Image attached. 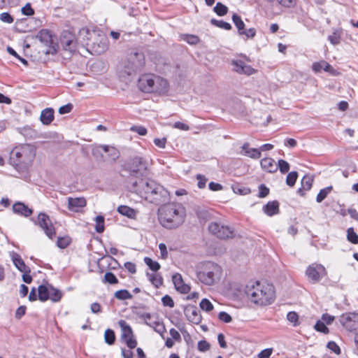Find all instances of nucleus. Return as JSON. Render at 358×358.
Instances as JSON below:
<instances>
[{"label":"nucleus","instance_id":"1","mask_svg":"<svg viewBox=\"0 0 358 358\" xmlns=\"http://www.w3.org/2000/svg\"><path fill=\"white\" fill-rule=\"evenodd\" d=\"M129 192L138 195L145 201L155 205H162L170 200V194L162 185L152 180L131 179L127 184Z\"/></svg>","mask_w":358,"mask_h":358},{"label":"nucleus","instance_id":"2","mask_svg":"<svg viewBox=\"0 0 358 358\" xmlns=\"http://www.w3.org/2000/svg\"><path fill=\"white\" fill-rule=\"evenodd\" d=\"M36 153L35 146L22 144L15 146L10 152V163L21 175L27 173Z\"/></svg>","mask_w":358,"mask_h":358},{"label":"nucleus","instance_id":"3","mask_svg":"<svg viewBox=\"0 0 358 358\" xmlns=\"http://www.w3.org/2000/svg\"><path fill=\"white\" fill-rule=\"evenodd\" d=\"M185 208L178 203L162 205L158 209V220L160 224L168 229L180 227L185 221Z\"/></svg>","mask_w":358,"mask_h":358},{"label":"nucleus","instance_id":"4","mask_svg":"<svg viewBox=\"0 0 358 358\" xmlns=\"http://www.w3.org/2000/svg\"><path fill=\"white\" fill-rule=\"evenodd\" d=\"M245 293L252 303L266 306L271 304L275 299V289L272 284L256 281L246 287Z\"/></svg>","mask_w":358,"mask_h":358},{"label":"nucleus","instance_id":"5","mask_svg":"<svg viewBox=\"0 0 358 358\" xmlns=\"http://www.w3.org/2000/svg\"><path fill=\"white\" fill-rule=\"evenodd\" d=\"M138 89L145 93L165 94L169 90L166 80L153 73L141 75L138 80Z\"/></svg>","mask_w":358,"mask_h":358},{"label":"nucleus","instance_id":"6","mask_svg":"<svg viewBox=\"0 0 358 358\" xmlns=\"http://www.w3.org/2000/svg\"><path fill=\"white\" fill-rule=\"evenodd\" d=\"M222 275V268L211 262H206L202 270L197 272V278L203 284L212 285L218 281Z\"/></svg>","mask_w":358,"mask_h":358},{"label":"nucleus","instance_id":"7","mask_svg":"<svg viewBox=\"0 0 358 358\" xmlns=\"http://www.w3.org/2000/svg\"><path fill=\"white\" fill-rule=\"evenodd\" d=\"M125 169L131 176L136 178V180H139L138 178L148 173V162L142 157H135L125 165Z\"/></svg>","mask_w":358,"mask_h":358},{"label":"nucleus","instance_id":"8","mask_svg":"<svg viewBox=\"0 0 358 358\" xmlns=\"http://www.w3.org/2000/svg\"><path fill=\"white\" fill-rule=\"evenodd\" d=\"M145 65V57L143 52H131L127 55L125 64L128 75L140 71Z\"/></svg>","mask_w":358,"mask_h":358},{"label":"nucleus","instance_id":"9","mask_svg":"<svg viewBox=\"0 0 358 358\" xmlns=\"http://www.w3.org/2000/svg\"><path fill=\"white\" fill-rule=\"evenodd\" d=\"M338 322L348 331L353 332L358 336V313L348 312L338 317Z\"/></svg>","mask_w":358,"mask_h":358},{"label":"nucleus","instance_id":"10","mask_svg":"<svg viewBox=\"0 0 358 358\" xmlns=\"http://www.w3.org/2000/svg\"><path fill=\"white\" fill-rule=\"evenodd\" d=\"M209 232L220 239L231 238L234 236V229L221 222H213L208 225Z\"/></svg>","mask_w":358,"mask_h":358},{"label":"nucleus","instance_id":"11","mask_svg":"<svg viewBox=\"0 0 358 358\" xmlns=\"http://www.w3.org/2000/svg\"><path fill=\"white\" fill-rule=\"evenodd\" d=\"M306 275L311 282L316 283L327 275V270L323 265L313 263L306 268Z\"/></svg>","mask_w":358,"mask_h":358},{"label":"nucleus","instance_id":"12","mask_svg":"<svg viewBox=\"0 0 358 358\" xmlns=\"http://www.w3.org/2000/svg\"><path fill=\"white\" fill-rule=\"evenodd\" d=\"M36 223L43 230L48 238L52 239L55 236V227L47 214L40 213Z\"/></svg>","mask_w":358,"mask_h":358},{"label":"nucleus","instance_id":"13","mask_svg":"<svg viewBox=\"0 0 358 358\" xmlns=\"http://www.w3.org/2000/svg\"><path fill=\"white\" fill-rule=\"evenodd\" d=\"M60 43L65 51H68L71 54L76 51L77 41L71 31H64L62 33Z\"/></svg>","mask_w":358,"mask_h":358},{"label":"nucleus","instance_id":"14","mask_svg":"<svg viewBox=\"0 0 358 358\" xmlns=\"http://www.w3.org/2000/svg\"><path fill=\"white\" fill-rule=\"evenodd\" d=\"M119 324L122 328V338L125 341L127 347L129 349L135 348L137 345V341L134 338L133 331L131 327L124 320H120Z\"/></svg>","mask_w":358,"mask_h":358},{"label":"nucleus","instance_id":"15","mask_svg":"<svg viewBox=\"0 0 358 358\" xmlns=\"http://www.w3.org/2000/svg\"><path fill=\"white\" fill-rule=\"evenodd\" d=\"M184 313L187 319L192 323L198 324L201 321L200 311L194 306H187L184 308Z\"/></svg>","mask_w":358,"mask_h":358},{"label":"nucleus","instance_id":"16","mask_svg":"<svg viewBox=\"0 0 358 358\" xmlns=\"http://www.w3.org/2000/svg\"><path fill=\"white\" fill-rule=\"evenodd\" d=\"M233 70L240 74L250 76L255 73V69L251 66L246 64L241 59L232 60Z\"/></svg>","mask_w":358,"mask_h":358},{"label":"nucleus","instance_id":"17","mask_svg":"<svg viewBox=\"0 0 358 358\" xmlns=\"http://www.w3.org/2000/svg\"><path fill=\"white\" fill-rule=\"evenodd\" d=\"M87 204V201L84 197H69L68 208L73 212H79Z\"/></svg>","mask_w":358,"mask_h":358},{"label":"nucleus","instance_id":"18","mask_svg":"<svg viewBox=\"0 0 358 358\" xmlns=\"http://www.w3.org/2000/svg\"><path fill=\"white\" fill-rule=\"evenodd\" d=\"M172 280L177 291L182 294H187L189 292L190 287L184 282L180 273L174 274L172 276Z\"/></svg>","mask_w":358,"mask_h":358},{"label":"nucleus","instance_id":"19","mask_svg":"<svg viewBox=\"0 0 358 358\" xmlns=\"http://www.w3.org/2000/svg\"><path fill=\"white\" fill-rule=\"evenodd\" d=\"M13 211L14 213L25 217L31 216L33 213L31 208L20 201H17L13 205Z\"/></svg>","mask_w":358,"mask_h":358},{"label":"nucleus","instance_id":"20","mask_svg":"<svg viewBox=\"0 0 358 358\" xmlns=\"http://www.w3.org/2000/svg\"><path fill=\"white\" fill-rule=\"evenodd\" d=\"M10 256L11 260L15 265V266L19 270L20 272H31V270L29 266H27L21 256L15 252H11L10 253Z\"/></svg>","mask_w":358,"mask_h":358},{"label":"nucleus","instance_id":"21","mask_svg":"<svg viewBox=\"0 0 358 358\" xmlns=\"http://www.w3.org/2000/svg\"><path fill=\"white\" fill-rule=\"evenodd\" d=\"M113 152V153L111 152L110 155L113 156V159H115V158H117L118 157V155L116 152V150L114 148L109 147L108 145H99V146L94 148L92 150V154L96 157H98L100 156L101 158H103L104 157L103 153H108V152Z\"/></svg>","mask_w":358,"mask_h":358},{"label":"nucleus","instance_id":"22","mask_svg":"<svg viewBox=\"0 0 358 358\" xmlns=\"http://www.w3.org/2000/svg\"><path fill=\"white\" fill-rule=\"evenodd\" d=\"M260 165L262 169L268 173H275L278 170V166L273 159L265 157L260 161Z\"/></svg>","mask_w":358,"mask_h":358},{"label":"nucleus","instance_id":"23","mask_svg":"<svg viewBox=\"0 0 358 358\" xmlns=\"http://www.w3.org/2000/svg\"><path fill=\"white\" fill-rule=\"evenodd\" d=\"M263 212L268 216H273L279 213V203L277 201H268L263 206Z\"/></svg>","mask_w":358,"mask_h":358},{"label":"nucleus","instance_id":"24","mask_svg":"<svg viewBox=\"0 0 358 358\" xmlns=\"http://www.w3.org/2000/svg\"><path fill=\"white\" fill-rule=\"evenodd\" d=\"M241 149L243 152V155L250 158L257 159L261 157L262 154L260 150L257 148H250L248 143H245L242 145Z\"/></svg>","mask_w":358,"mask_h":358},{"label":"nucleus","instance_id":"25","mask_svg":"<svg viewBox=\"0 0 358 358\" xmlns=\"http://www.w3.org/2000/svg\"><path fill=\"white\" fill-rule=\"evenodd\" d=\"M40 120L43 124L48 125L54 120V110L48 108L42 110Z\"/></svg>","mask_w":358,"mask_h":358},{"label":"nucleus","instance_id":"26","mask_svg":"<svg viewBox=\"0 0 358 358\" xmlns=\"http://www.w3.org/2000/svg\"><path fill=\"white\" fill-rule=\"evenodd\" d=\"M117 210L120 214L130 219H136L138 214V211L135 209L124 205L118 206Z\"/></svg>","mask_w":358,"mask_h":358},{"label":"nucleus","instance_id":"27","mask_svg":"<svg viewBox=\"0 0 358 358\" xmlns=\"http://www.w3.org/2000/svg\"><path fill=\"white\" fill-rule=\"evenodd\" d=\"M38 298L41 301H46L50 298V285H41L38 287Z\"/></svg>","mask_w":358,"mask_h":358},{"label":"nucleus","instance_id":"28","mask_svg":"<svg viewBox=\"0 0 358 358\" xmlns=\"http://www.w3.org/2000/svg\"><path fill=\"white\" fill-rule=\"evenodd\" d=\"M147 276L151 283L156 287H160L163 283V279L162 276L158 273H147Z\"/></svg>","mask_w":358,"mask_h":358},{"label":"nucleus","instance_id":"29","mask_svg":"<svg viewBox=\"0 0 358 358\" xmlns=\"http://www.w3.org/2000/svg\"><path fill=\"white\" fill-rule=\"evenodd\" d=\"M232 21L238 29V34L243 33L245 25L241 17L237 14H234L232 15Z\"/></svg>","mask_w":358,"mask_h":358},{"label":"nucleus","instance_id":"30","mask_svg":"<svg viewBox=\"0 0 358 358\" xmlns=\"http://www.w3.org/2000/svg\"><path fill=\"white\" fill-rule=\"evenodd\" d=\"M62 297V292L52 287V285H50V298L52 301L53 302H59Z\"/></svg>","mask_w":358,"mask_h":358},{"label":"nucleus","instance_id":"31","mask_svg":"<svg viewBox=\"0 0 358 358\" xmlns=\"http://www.w3.org/2000/svg\"><path fill=\"white\" fill-rule=\"evenodd\" d=\"M144 262L153 272H157L161 268L160 264L157 262L152 260L148 257L144 258Z\"/></svg>","mask_w":358,"mask_h":358},{"label":"nucleus","instance_id":"32","mask_svg":"<svg viewBox=\"0 0 358 358\" xmlns=\"http://www.w3.org/2000/svg\"><path fill=\"white\" fill-rule=\"evenodd\" d=\"M333 189L332 186H328L324 189H320L319 193L317 195L316 197V201L317 203H321L327 196V195L331 192Z\"/></svg>","mask_w":358,"mask_h":358},{"label":"nucleus","instance_id":"33","mask_svg":"<svg viewBox=\"0 0 358 358\" xmlns=\"http://www.w3.org/2000/svg\"><path fill=\"white\" fill-rule=\"evenodd\" d=\"M114 296L119 300H127L131 299L132 298L131 294L127 289H120L116 291Z\"/></svg>","mask_w":358,"mask_h":358},{"label":"nucleus","instance_id":"34","mask_svg":"<svg viewBox=\"0 0 358 358\" xmlns=\"http://www.w3.org/2000/svg\"><path fill=\"white\" fill-rule=\"evenodd\" d=\"M146 324L150 327H152L155 331L160 334L165 331L164 326L158 321L146 322Z\"/></svg>","mask_w":358,"mask_h":358},{"label":"nucleus","instance_id":"35","mask_svg":"<svg viewBox=\"0 0 358 358\" xmlns=\"http://www.w3.org/2000/svg\"><path fill=\"white\" fill-rule=\"evenodd\" d=\"M347 239L353 244H358V235L352 227L348 228L347 230Z\"/></svg>","mask_w":358,"mask_h":358},{"label":"nucleus","instance_id":"36","mask_svg":"<svg viewBox=\"0 0 358 358\" xmlns=\"http://www.w3.org/2000/svg\"><path fill=\"white\" fill-rule=\"evenodd\" d=\"M105 342L108 345H112L115 341V335L113 330L108 329L104 334Z\"/></svg>","mask_w":358,"mask_h":358},{"label":"nucleus","instance_id":"37","mask_svg":"<svg viewBox=\"0 0 358 358\" xmlns=\"http://www.w3.org/2000/svg\"><path fill=\"white\" fill-rule=\"evenodd\" d=\"M103 282L114 285L118 282V279L112 272H106L104 275Z\"/></svg>","mask_w":358,"mask_h":358},{"label":"nucleus","instance_id":"38","mask_svg":"<svg viewBox=\"0 0 358 358\" xmlns=\"http://www.w3.org/2000/svg\"><path fill=\"white\" fill-rule=\"evenodd\" d=\"M95 230L98 233H102L104 231V217L102 215H98L95 218Z\"/></svg>","mask_w":358,"mask_h":358},{"label":"nucleus","instance_id":"39","mask_svg":"<svg viewBox=\"0 0 358 358\" xmlns=\"http://www.w3.org/2000/svg\"><path fill=\"white\" fill-rule=\"evenodd\" d=\"M214 11L219 16H223L227 13L228 8L220 2H217L214 7Z\"/></svg>","mask_w":358,"mask_h":358},{"label":"nucleus","instance_id":"40","mask_svg":"<svg viewBox=\"0 0 358 358\" xmlns=\"http://www.w3.org/2000/svg\"><path fill=\"white\" fill-rule=\"evenodd\" d=\"M341 32L339 30L334 31L333 34L328 37V40L332 45H338L341 42Z\"/></svg>","mask_w":358,"mask_h":358},{"label":"nucleus","instance_id":"41","mask_svg":"<svg viewBox=\"0 0 358 358\" xmlns=\"http://www.w3.org/2000/svg\"><path fill=\"white\" fill-rule=\"evenodd\" d=\"M313 179L311 176L306 175L303 177L301 180V186L304 189V190L310 189L313 185Z\"/></svg>","mask_w":358,"mask_h":358},{"label":"nucleus","instance_id":"42","mask_svg":"<svg viewBox=\"0 0 358 358\" xmlns=\"http://www.w3.org/2000/svg\"><path fill=\"white\" fill-rule=\"evenodd\" d=\"M71 243V238L69 236L58 237L57 245L59 248L64 249Z\"/></svg>","mask_w":358,"mask_h":358},{"label":"nucleus","instance_id":"43","mask_svg":"<svg viewBox=\"0 0 358 358\" xmlns=\"http://www.w3.org/2000/svg\"><path fill=\"white\" fill-rule=\"evenodd\" d=\"M182 39L190 45H196L199 42V37L192 34H184L182 36Z\"/></svg>","mask_w":358,"mask_h":358},{"label":"nucleus","instance_id":"44","mask_svg":"<svg viewBox=\"0 0 358 358\" xmlns=\"http://www.w3.org/2000/svg\"><path fill=\"white\" fill-rule=\"evenodd\" d=\"M298 178V173L296 171L289 172L286 178V183L288 186L292 187L296 183Z\"/></svg>","mask_w":358,"mask_h":358},{"label":"nucleus","instance_id":"45","mask_svg":"<svg viewBox=\"0 0 358 358\" xmlns=\"http://www.w3.org/2000/svg\"><path fill=\"white\" fill-rule=\"evenodd\" d=\"M210 22L212 24L225 30H230L231 29V25L229 22H224L223 20L212 19Z\"/></svg>","mask_w":358,"mask_h":358},{"label":"nucleus","instance_id":"46","mask_svg":"<svg viewBox=\"0 0 358 358\" xmlns=\"http://www.w3.org/2000/svg\"><path fill=\"white\" fill-rule=\"evenodd\" d=\"M314 328L317 331L323 333L324 334H327L329 332V328L326 326L325 323L321 320L317 321Z\"/></svg>","mask_w":358,"mask_h":358},{"label":"nucleus","instance_id":"47","mask_svg":"<svg viewBox=\"0 0 358 358\" xmlns=\"http://www.w3.org/2000/svg\"><path fill=\"white\" fill-rule=\"evenodd\" d=\"M199 306L201 310L206 312H210L213 309V303L208 299H203L199 303Z\"/></svg>","mask_w":358,"mask_h":358},{"label":"nucleus","instance_id":"48","mask_svg":"<svg viewBox=\"0 0 358 358\" xmlns=\"http://www.w3.org/2000/svg\"><path fill=\"white\" fill-rule=\"evenodd\" d=\"M276 165L282 173H286L289 170V164L285 160L279 159Z\"/></svg>","mask_w":358,"mask_h":358},{"label":"nucleus","instance_id":"49","mask_svg":"<svg viewBox=\"0 0 358 358\" xmlns=\"http://www.w3.org/2000/svg\"><path fill=\"white\" fill-rule=\"evenodd\" d=\"M287 319L289 322L293 324V326L296 327L299 324L298 320L299 315L296 312L290 311L287 314Z\"/></svg>","mask_w":358,"mask_h":358},{"label":"nucleus","instance_id":"50","mask_svg":"<svg viewBox=\"0 0 358 358\" xmlns=\"http://www.w3.org/2000/svg\"><path fill=\"white\" fill-rule=\"evenodd\" d=\"M239 35L244 36L245 39L253 38L256 35V29L255 28L245 29L243 33H241Z\"/></svg>","mask_w":358,"mask_h":358},{"label":"nucleus","instance_id":"51","mask_svg":"<svg viewBox=\"0 0 358 358\" xmlns=\"http://www.w3.org/2000/svg\"><path fill=\"white\" fill-rule=\"evenodd\" d=\"M107 46H108L107 39L106 38H103L101 40L100 43L98 44V49L94 50V51L97 54H101L106 50Z\"/></svg>","mask_w":358,"mask_h":358},{"label":"nucleus","instance_id":"52","mask_svg":"<svg viewBox=\"0 0 358 358\" xmlns=\"http://www.w3.org/2000/svg\"><path fill=\"white\" fill-rule=\"evenodd\" d=\"M218 319L225 323H229L232 320L231 316L227 312L222 311L218 314Z\"/></svg>","mask_w":358,"mask_h":358},{"label":"nucleus","instance_id":"53","mask_svg":"<svg viewBox=\"0 0 358 358\" xmlns=\"http://www.w3.org/2000/svg\"><path fill=\"white\" fill-rule=\"evenodd\" d=\"M198 350L200 352H204L209 350L210 344L205 340H201L198 342Z\"/></svg>","mask_w":358,"mask_h":358},{"label":"nucleus","instance_id":"54","mask_svg":"<svg viewBox=\"0 0 358 358\" xmlns=\"http://www.w3.org/2000/svg\"><path fill=\"white\" fill-rule=\"evenodd\" d=\"M162 302L164 306H168L169 308H173L174 306V301L169 295L164 296L162 299Z\"/></svg>","mask_w":358,"mask_h":358},{"label":"nucleus","instance_id":"55","mask_svg":"<svg viewBox=\"0 0 358 358\" xmlns=\"http://www.w3.org/2000/svg\"><path fill=\"white\" fill-rule=\"evenodd\" d=\"M0 20L6 23L11 24L13 22L14 19L8 13L4 12L0 14Z\"/></svg>","mask_w":358,"mask_h":358},{"label":"nucleus","instance_id":"56","mask_svg":"<svg viewBox=\"0 0 358 358\" xmlns=\"http://www.w3.org/2000/svg\"><path fill=\"white\" fill-rule=\"evenodd\" d=\"M22 13L24 15L31 16L34 14V10L31 8V4L27 3L22 8Z\"/></svg>","mask_w":358,"mask_h":358},{"label":"nucleus","instance_id":"57","mask_svg":"<svg viewBox=\"0 0 358 358\" xmlns=\"http://www.w3.org/2000/svg\"><path fill=\"white\" fill-rule=\"evenodd\" d=\"M327 346L330 350H331L336 355H339L341 353V349L339 346L334 341L328 342Z\"/></svg>","mask_w":358,"mask_h":358},{"label":"nucleus","instance_id":"58","mask_svg":"<svg viewBox=\"0 0 358 358\" xmlns=\"http://www.w3.org/2000/svg\"><path fill=\"white\" fill-rule=\"evenodd\" d=\"M269 194V189L265 185H260L259 187V197L264 198Z\"/></svg>","mask_w":358,"mask_h":358},{"label":"nucleus","instance_id":"59","mask_svg":"<svg viewBox=\"0 0 358 358\" xmlns=\"http://www.w3.org/2000/svg\"><path fill=\"white\" fill-rule=\"evenodd\" d=\"M273 2H276L286 8H291L294 5V0H273Z\"/></svg>","mask_w":358,"mask_h":358},{"label":"nucleus","instance_id":"60","mask_svg":"<svg viewBox=\"0 0 358 358\" xmlns=\"http://www.w3.org/2000/svg\"><path fill=\"white\" fill-rule=\"evenodd\" d=\"M196 179L198 180L197 186L200 189H203L206 187V183L207 182L206 178L201 174H198L196 176Z\"/></svg>","mask_w":358,"mask_h":358},{"label":"nucleus","instance_id":"61","mask_svg":"<svg viewBox=\"0 0 358 358\" xmlns=\"http://www.w3.org/2000/svg\"><path fill=\"white\" fill-rule=\"evenodd\" d=\"M272 352V348L264 349L258 354V358H269Z\"/></svg>","mask_w":358,"mask_h":358},{"label":"nucleus","instance_id":"62","mask_svg":"<svg viewBox=\"0 0 358 358\" xmlns=\"http://www.w3.org/2000/svg\"><path fill=\"white\" fill-rule=\"evenodd\" d=\"M73 109V105L71 103H67L64 106H62L59 109V113L60 114H66L71 111Z\"/></svg>","mask_w":358,"mask_h":358},{"label":"nucleus","instance_id":"63","mask_svg":"<svg viewBox=\"0 0 358 358\" xmlns=\"http://www.w3.org/2000/svg\"><path fill=\"white\" fill-rule=\"evenodd\" d=\"M322 320L327 324H331L335 320V317L328 313H324L322 315Z\"/></svg>","mask_w":358,"mask_h":358},{"label":"nucleus","instance_id":"64","mask_svg":"<svg viewBox=\"0 0 358 358\" xmlns=\"http://www.w3.org/2000/svg\"><path fill=\"white\" fill-rule=\"evenodd\" d=\"M26 309L27 308L24 306H20L15 311V317L17 319H21L22 317L25 315Z\"/></svg>","mask_w":358,"mask_h":358}]
</instances>
